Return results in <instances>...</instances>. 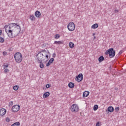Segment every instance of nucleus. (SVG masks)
<instances>
[{
  "mask_svg": "<svg viewBox=\"0 0 126 126\" xmlns=\"http://www.w3.org/2000/svg\"><path fill=\"white\" fill-rule=\"evenodd\" d=\"M6 55H7V52H5V51H4L3 52V56H6Z\"/></svg>",
  "mask_w": 126,
  "mask_h": 126,
  "instance_id": "31",
  "label": "nucleus"
},
{
  "mask_svg": "<svg viewBox=\"0 0 126 126\" xmlns=\"http://www.w3.org/2000/svg\"><path fill=\"white\" fill-rule=\"evenodd\" d=\"M9 105H11V106H12V105H13V101H10L9 102Z\"/></svg>",
  "mask_w": 126,
  "mask_h": 126,
  "instance_id": "34",
  "label": "nucleus"
},
{
  "mask_svg": "<svg viewBox=\"0 0 126 126\" xmlns=\"http://www.w3.org/2000/svg\"><path fill=\"white\" fill-rule=\"evenodd\" d=\"M4 71L5 73H7L9 71V70L7 68H6V69H4Z\"/></svg>",
  "mask_w": 126,
  "mask_h": 126,
  "instance_id": "30",
  "label": "nucleus"
},
{
  "mask_svg": "<svg viewBox=\"0 0 126 126\" xmlns=\"http://www.w3.org/2000/svg\"><path fill=\"white\" fill-rule=\"evenodd\" d=\"M104 60H105V58H104V57L103 56H101L98 58L99 63H102V62H103V61H104Z\"/></svg>",
  "mask_w": 126,
  "mask_h": 126,
  "instance_id": "17",
  "label": "nucleus"
},
{
  "mask_svg": "<svg viewBox=\"0 0 126 126\" xmlns=\"http://www.w3.org/2000/svg\"><path fill=\"white\" fill-rule=\"evenodd\" d=\"M44 52H46V50L44 49V50H42L41 51H40L39 52H38V54H41L42 53H43Z\"/></svg>",
  "mask_w": 126,
  "mask_h": 126,
  "instance_id": "27",
  "label": "nucleus"
},
{
  "mask_svg": "<svg viewBox=\"0 0 126 126\" xmlns=\"http://www.w3.org/2000/svg\"><path fill=\"white\" fill-rule=\"evenodd\" d=\"M98 105H95L94 106V111H97L98 110Z\"/></svg>",
  "mask_w": 126,
  "mask_h": 126,
  "instance_id": "22",
  "label": "nucleus"
},
{
  "mask_svg": "<svg viewBox=\"0 0 126 126\" xmlns=\"http://www.w3.org/2000/svg\"><path fill=\"white\" fill-rule=\"evenodd\" d=\"M122 53H124V51L121 50L119 53V55H122Z\"/></svg>",
  "mask_w": 126,
  "mask_h": 126,
  "instance_id": "32",
  "label": "nucleus"
},
{
  "mask_svg": "<svg viewBox=\"0 0 126 126\" xmlns=\"http://www.w3.org/2000/svg\"><path fill=\"white\" fill-rule=\"evenodd\" d=\"M106 111H108L110 113H112V112L115 111V109H114V107L113 106H109L107 108V110H106Z\"/></svg>",
  "mask_w": 126,
  "mask_h": 126,
  "instance_id": "12",
  "label": "nucleus"
},
{
  "mask_svg": "<svg viewBox=\"0 0 126 126\" xmlns=\"http://www.w3.org/2000/svg\"><path fill=\"white\" fill-rule=\"evenodd\" d=\"M8 64H6V65H5V63H4L3 65V66H4V69H5V68H6L7 67H8Z\"/></svg>",
  "mask_w": 126,
  "mask_h": 126,
  "instance_id": "24",
  "label": "nucleus"
},
{
  "mask_svg": "<svg viewBox=\"0 0 126 126\" xmlns=\"http://www.w3.org/2000/svg\"><path fill=\"white\" fill-rule=\"evenodd\" d=\"M6 122H7V123H9V122H10V119H9V118L7 117L6 118Z\"/></svg>",
  "mask_w": 126,
  "mask_h": 126,
  "instance_id": "29",
  "label": "nucleus"
},
{
  "mask_svg": "<svg viewBox=\"0 0 126 126\" xmlns=\"http://www.w3.org/2000/svg\"><path fill=\"white\" fill-rule=\"evenodd\" d=\"M115 12L117 13V12H119V10H115Z\"/></svg>",
  "mask_w": 126,
  "mask_h": 126,
  "instance_id": "37",
  "label": "nucleus"
},
{
  "mask_svg": "<svg viewBox=\"0 0 126 126\" xmlns=\"http://www.w3.org/2000/svg\"><path fill=\"white\" fill-rule=\"evenodd\" d=\"M69 47L71 48V49H73V48H74V43H73V42H69Z\"/></svg>",
  "mask_w": 126,
  "mask_h": 126,
  "instance_id": "19",
  "label": "nucleus"
},
{
  "mask_svg": "<svg viewBox=\"0 0 126 126\" xmlns=\"http://www.w3.org/2000/svg\"><path fill=\"white\" fill-rule=\"evenodd\" d=\"M6 114V110L4 108H1L0 109V116L2 117Z\"/></svg>",
  "mask_w": 126,
  "mask_h": 126,
  "instance_id": "8",
  "label": "nucleus"
},
{
  "mask_svg": "<svg viewBox=\"0 0 126 126\" xmlns=\"http://www.w3.org/2000/svg\"><path fill=\"white\" fill-rule=\"evenodd\" d=\"M51 87V84H47L46 85V88H50Z\"/></svg>",
  "mask_w": 126,
  "mask_h": 126,
  "instance_id": "28",
  "label": "nucleus"
},
{
  "mask_svg": "<svg viewBox=\"0 0 126 126\" xmlns=\"http://www.w3.org/2000/svg\"><path fill=\"white\" fill-rule=\"evenodd\" d=\"M60 34H56L55 35V39H59V38H60Z\"/></svg>",
  "mask_w": 126,
  "mask_h": 126,
  "instance_id": "25",
  "label": "nucleus"
},
{
  "mask_svg": "<svg viewBox=\"0 0 126 126\" xmlns=\"http://www.w3.org/2000/svg\"><path fill=\"white\" fill-rule=\"evenodd\" d=\"M20 110V106L19 105H15L12 106L11 108L12 112L13 113H16Z\"/></svg>",
  "mask_w": 126,
  "mask_h": 126,
  "instance_id": "6",
  "label": "nucleus"
},
{
  "mask_svg": "<svg viewBox=\"0 0 126 126\" xmlns=\"http://www.w3.org/2000/svg\"><path fill=\"white\" fill-rule=\"evenodd\" d=\"M36 57H38H38H39V56H40V54H39V53L37 54H36Z\"/></svg>",
  "mask_w": 126,
  "mask_h": 126,
  "instance_id": "38",
  "label": "nucleus"
},
{
  "mask_svg": "<svg viewBox=\"0 0 126 126\" xmlns=\"http://www.w3.org/2000/svg\"><path fill=\"white\" fill-rule=\"evenodd\" d=\"M90 92H88V91H85L83 93V97L84 98H85L86 97H88V96L89 95V94H90Z\"/></svg>",
  "mask_w": 126,
  "mask_h": 126,
  "instance_id": "10",
  "label": "nucleus"
},
{
  "mask_svg": "<svg viewBox=\"0 0 126 126\" xmlns=\"http://www.w3.org/2000/svg\"><path fill=\"white\" fill-rule=\"evenodd\" d=\"M100 125H101V123L97 122L96 124V126H100Z\"/></svg>",
  "mask_w": 126,
  "mask_h": 126,
  "instance_id": "33",
  "label": "nucleus"
},
{
  "mask_svg": "<svg viewBox=\"0 0 126 126\" xmlns=\"http://www.w3.org/2000/svg\"><path fill=\"white\" fill-rule=\"evenodd\" d=\"M44 57L42 56V55H39V56L37 57V62H40V63H42L44 60Z\"/></svg>",
  "mask_w": 126,
  "mask_h": 126,
  "instance_id": "11",
  "label": "nucleus"
},
{
  "mask_svg": "<svg viewBox=\"0 0 126 126\" xmlns=\"http://www.w3.org/2000/svg\"><path fill=\"white\" fill-rule=\"evenodd\" d=\"M39 56H42L43 57H45L44 55L43 54H42V53H40V54H39Z\"/></svg>",
  "mask_w": 126,
  "mask_h": 126,
  "instance_id": "36",
  "label": "nucleus"
},
{
  "mask_svg": "<svg viewBox=\"0 0 126 126\" xmlns=\"http://www.w3.org/2000/svg\"><path fill=\"white\" fill-rule=\"evenodd\" d=\"M115 111V112H119V111H120V107H116Z\"/></svg>",
  "mask_w": 126,
  "mask_h": 126,
  "instance_id": "26",
  "label": "nucleus"
},
{
  "mask_svg": "<svg viewBox=\"0 0 126 126\" xmlns=\"http://www.w3.org/2000/svg\"><path fill=\"white\" fill-rule=\"evenodd\" d=\"M45 57L47 59H49V56L48 55H46Z\"/></svg>",
  "mask_w": 126,
  "mask_h": 126,
  "instance_id": "39",
  "label": "nucleus"
},
{
  "mask_svg": "<svg viewBox=\"0 0 126 126\" xmlns=\"http://www.w3.org/2000/svg\"><path fill=\"white\" fill-rule=\"evenodd\" d=\"M109 68H110V69H111V66H110V67H109Z\"/></svg>",
  "mask_w": 126,
  "mask_h": 126,
  "instance_id": "43",
  "label": "nucleus"
},
{
  "mask_svg": "<svg viewBox=\"0 0 126 126\" xmlns=\"http://www.w3.org/2000/svg\"><path fill=\"white\" fill-rule=\"evenodd\" d=\"M54 44H58V45H61V44H63V42L61 41H55L54 42Z\"/></svg>",
  "mask_w": 126,
  "mask_h": 126,
  "instance_id": "21",
  "label": "nucleus"
},
{
  "mask_svg": "<svg viewBox=\"0 0 126 126\" xmlns=\"http://www.w3.org/2000/svg\"><path fill=\"white\" fill-rule=\"evenodd\" d=\"M105 55H109L110 58H114L116 56V51L113 48H110L105 52Z\"/></svg>",
  "mask_w": 126,
  "mask_h": 126,
  "instance_id": "3",
  "label": "nucleus"
},
{
  "mask_svg": "<svg viewBox=\"0 0 126 126\" xmlns=\"http://www.w3.org/2000/svg\"><path fill=\"white\" fill-rule=\"evenodd\" d=\"M47 54H50V52H49V50L47 51Z\"/></svg>",
  "mask_w": 126,
  "mask_h": 126,
  "instance_id": "40",
  "label": "nucleus"
},
{
  "mask_svg": "<svg viewBox=\"0 0 126 126\" xmlns=\"http://www.w3.org/2000/svg\"><path fill=\"white\" fill-rule=\"evenodd\" d=\"M49 96H50V92H45L43 95V98H48V97Z\"/></svg>",
  "mask_w": 126,
  "mask_h": 126,
  "instance_id": "14",
  "label": "nucleus"
},
{
  "mask_svg": "<svg viewBox=\"0 0 126 126\" xmlns=\"http://www.w3.org/2000/svg\"><path fill=\"white\" fill-rule=\"evenodd\" d=\"M67 28H68V30H69V31H74V30L75 29V25L74 24V23L70 22L67 25Z\"/></svg>",
  "mask_w": 126,
  "mask_h": 126,
  "instance_id": "5",
  "label": "nucleus"
},
{
  "mask_svg": "<svg viewBox=\"0 0 126 126\" xmlns=\"http://www.w3.org/2000/svg\"><path fill=\"white\" fill-rule=\"evenodd\" d=\"M38 63H40L39 65V67H40V68H44V63H43V62H41V63L40 62H38Z\"/></svg>",
  "mask_w": 126,
  "mask_h": 126,
  "instance_id": "20",
  "label": "nucleus"
},
{
  "mask_svg": "<svg viewBox=\"0 0 126 126\" xmlns=\"http://www.w3.org/2000/svg\"><path fill=\"white\" fill-rule=\"evenodd\" d=\"M18 88H19L18 86H15L13 87V89L15 91H17V90H18Z\"/></svg>",
  "mask_w": 126,
  "mask_h": 126,
  "instance_id": "23",
  "label": "nucleus"
},
{
  "mask_svg": "<svg viewBox=\"0 0 126 126\" xmlns=\"http://www.w3.org/2000/svg\"><path fill=\"white\" fill-rule=\"evenodd\" d=\"M5 32L7 33L9 38H14L16 37L21 31L20 26L17 23H11L8 25H5Z\"/></svg>",
  "mask_w": 126,
  "mask_h": 126,
  "instance_id": "1",
  "label": "nucleus"
},
{
  "mask_svg": "<svg viewBox=\"0 0 126 126\" xmlns=\"http://www.w3.org/2000/svg\"><path fill=\"white\" fill-rule=\"evenodd\" d=\"M56 54L54 53L53 54V58H56Z\"/></svg>",
  "mask_w": 126,
  "mask_h": 126,
  "instance_id": "35",
  "label": "nucleus"
},
{
  "mask_svg": "<svg viewBox=\"0 0 126 126\" xmlns=\"http://www.w3.org/2000/svg\"><path fill=\"white\" fill-rule=\"evenodd\" d=\"M68 86L69 88H74V83L70 82L68 83Z\"/></svg>",
  "mask_w": 126,
  "mask_h": 126,
  "instance_id": "16",
  "label": "nucleus"
},
{
  "mask_svg": "<svg viewBox=\"0 0 126 126\" xmlns=\"http://www.w3.org/2000/svg\"><path fill=\"white\" fill-rule=\"evenodd\" d=\"M70 110L73 113H76L79 111V107L76 104H73L70 107Z\"/></svg>",
  "mask_w": 126,
  "mask_h": 126,
  "instance_id": "4",
  "label": "nucleus"
},
{
  "mask_svg": "<svg viewBox=\"0 0 126 126\" xmlns=\"http://www.w3.org/2000/svg\"><path fill=\"white\" fill-rule=\"evenodd\" d=\"M94 35H95V33H94V34H93V36H94Z\"/></svg>",
  "mask_w": 126,
  "mask_h": 126,
  "instance_id": "42",
  "label": "nucleus"
},
{
  "mask_svg": "<svg viewBox=\"0 0 126 126\" xmlns=\"http://www.w3.org/2000/svg\"><path fill=\"white\" fill-rule=\"evenodd\" d=\"M9 50L10 51H11V48H10Z\"/></svg>",
  "mask_w": 126,
  "mask_h": 126,
  "instance_id": "41",
  "label": "nucleus"
},
{
  "mask_svg": "<svg viewBox=\"0 0 126 126\" xmlns=\"http://www.w3.org/2000/svg\"><path fill=\"white\" fill-rule=\"evenodd\" d=\"M53 63H54V58H51L48 61V63H46V66H50V65H51V64Z\"/></svg>",
  "mask_w": 126,
  "mask_h": 126,
  "instance_id": "9",
  "label": "nucleus"
},
{
  "mask_svg": "<svg viewBox=\"0 0 126 126\" xmlns=\"http://www.w3.org/2000/svg\"><path fill=\"white\" fill-rule=\"evenodd\" d=\"M34 15L35 16L39 18V17L41 16V12H40V11H36L35 12Z\"/></svg>",
  "mask_w": 126,
  "mask_h": 126,
  "instance_id": "13",
  "label": "nucleus"
},
{
  "mask_svg": "<svg viewBox=\"0 0 126 126\" xmlns=\"http://www.w3.org/2000/svg\"><path fill=\"white\" fill-rule=\"evenodd\" d=\"M99 27V25L98 24L96 23L92 26V29H96V28H98Z\"/></svg>",
  "mask_w": 126,
  "mask_h": 126,
  "instance_id": "15",
  "label": "nucleus"
},
{
  "mask_svg": "<svg viewBox=\"0 0 126 126\" xmlns=\"http://www.w3.org/2000/svg\"><path fill=\"white\" fill-rule=\"evenodd\" d=\"M14 59L16 63H20L22 62L23 57L22 54L20 52H17L14 54Z\"/></svg>",
  "mask_w": 126,
  "mask_h": 126,
  "instance_id": "2",
  "label": "nucleus"
},
{
  "mask_svg": "<svg viewBox=\"0 0 126 126\" xmlns=\"http://www.w3.org/2000/svg\"><path fill=\"white\" fill-rule=\"evenodd\" d=\"M76 80H77V82H81L83 80V74L82 73H80L76 76Z\"/></svg>",
  "mask_w": 126,
  "mask_h": 126,
  "instance_id": "7",
  "label": "nucleus"
},
{
  "mask_svg": "<svg viewBox=\"0 0 126 126\" xmlns=\"http://www.w3.org/2000/svg\"><path fill=\"white\" fill-rule=\"evenodd\" d=\"M30 19H31L32 21H35L36 18L34 16V15H32L30 16Z\"/></svg>",
  "mask_w": 126,
  "mask_h": 126,
  "instance_id": "18",
  "label": "nucleus"
}]
</instances>
